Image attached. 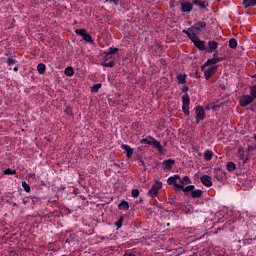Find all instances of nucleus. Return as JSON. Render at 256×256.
<instances>
[{"label": "nucleus", "instance_id": "obj_47", "mask_svg": "<svg viewBox=\"0 0 256 256\" xmlns=\"http://www.w3.org/2000/svg\"><path fill=\"white\" fill-rule=\"evenodd\" d=\"M73 241V235H70V238L66 239V243H71Z\"/></svg>", "mask_w": 256, "mask_h": 256}, {"label": "nucleus", "instance_id": "obj_61", "mask_svg": "<svg viewBox=\"0 0 256 256\" xmlns=\"http://www.w3.org/2000/svg\"><path fill=\"white\" fill-rule=\"evenodd\" d=\"M217 1H221V0H217Z\"/></svg>", "mask_w": 256, "mask_h": 256}, {"label": "nucleus", "instance_id": "obj_5", "mask_svg": "<svg viewBox=\"0 0 256 256\" xmlns=\"http://www.w3.org/2000/svg\"><path fill=\"white\" fill-rule=\"evenodd\" d=\"M75 33L76 35H80V37H82L86 43H93V37L87 33L86 29H76Z\"/></svg>", "mask_w": 256, "mask_h": 256}, {"label": "nucleus", "instance_id": "obj_9", "mask_svg": "<svg viewBox=\"0 0 256 256\" xmlns=\"http://www.w3.org/2000/svg\"><path fill=\"white\" fill-rule=\"evenodd\" d=\"M181 13H191L193 11V2H182L180 3Z\"/></svg>", "mask_w": 256, "mask_h": 256}, {"label": "nucleus", "instance_id": "obj_31", "mask_svg": "<svg viewBox=\"0 0 256 256\" xmlns=\"http://www.w3.org/2000/svg\"><path fill=\"white\" fill-rule=\"evenodd\" d=\"M230 49H237V40L235 38H231L229 40Z\"/></svg>", "mask_w": 256, "mask_h": 256}, {"label": "nucleus", "instance_id": "obj_20", "mask_svg": "<svg viewBox=\"0 0 256 256\" xmlns=\"http://www.w3.org/2000/svg\"><path fill=\"white\" fill-rule=\"evenodd\" d=\"M176 79L179 85H185L187 83V75L185 74H177Z\"/></svg>", "mask_w": 256, "mask_h": 256}, {"label": "nucleus", "instance_id": "obj_21", "mask_svg": "<svg viewBox=\"0 0 256 256\" xmlns=\"http://www.w3.org/2000/svg\"><path fill=\"white\" fill-rule=\"evenodd\" d=\"M194 189H195V185H188L186 187L183 186V189H179V191H183L185 195H189L190 191L191 193H193Z\"/></svg>", "mask_w": 256, "mask_h": 256}, {"label": "nucleus", "instance_id": "obj_18", "mask_svg": "<svg viewBox=\"0 0 256 256\" xmlns=\"http://www.w3.org/2000/svg\"><path fill=\"white\" fill-rule=\"evenodd\" d=\"M242 5L244 9H249V7H255L256 0H243Z\"/></svg>", "mask_w": 256, "mask_h": 256}, {"label": "nucleus", "instance_id": "obj_42", "mask_svg": "<svg viewBox=\"0 0 256 256\" xmlns=\"http://www.w3.org/2000/svg\"><path fill=\"white\" fill-rule=\"evenodd\" d=\"M238 154H239V157L242 161H244L245 159V153L243 152V150L239 149L238 150Z\"/></svg>", "mask_w": 256, "mask_h": 256}, {"label": "nucleus", "instance_id": "obj_17", "mask_svg": "<svg viewBox=\"0 0 256 256\" xmlns=\"http://www.w3.org/2000/svg\"><path fill=\"white\" fill-rule=\"evenodd\" d=\"M192 4L197 5L198 7H200V9H206V7H209V3L203 0H193Z\"/></svg>", "mask_w": 256, "mask_h": 256}, {"label": "nucleus", "instance_id": "obj_22", "mask_svg": "<svg viewBox=\"0 0 256 256\" xmlns=\"http://www.w3.org/2000/svg\"><path fill=\"white\" fill-rule=\"evenodd\" d=\"M182 33L187 35L188 39L192 41V39H196L197 34L195 32L191 31L190 28L188 30H182Z\"/></svg>", "mask_w": 256, "mask_h": 256}, {"label": "nucleus", "instance_id": "obj_59", "mask_svg": "<svg viewBox=\"0 0 256 256\" xmlns=\"http://www.w3.org/2000/svg\"><path fill=\"white\" fill-rule=\"evenodd\" d=\"M167 145V142H164V146Z\"/></svg>", "mask_w": 256, "mask_h": 256}, {"label": "nucleus", "instance_id": "obj_3", "mask_svg": "<svg viewBox=\"0 0 256 256\" xmlns=\"http://www.w3.org/2000/svg\"><path fill=\"white\" fill-rule=\"evenodd\" d=\"M195 111V121L196 124L199 125V123H201V121H203L206 117L205 114V109L203 108V106L198 105L196 108H194Z\"/></svg>", "mask_w": 256, "mask_h": 256}, {"label": "nucleus", "instance_id": "obj_8", "mask_svg": "<svg viewBox=\"0 0 256 256\" xmlns=\"http://www.w3.org/2000/svg\"><path fill=\"white\" fill-rule=\"evenodd\" d=\"M223 61V57H213L212 59H208L202 66L201 71L205 70V67H209V65H217V63Z\"/></svg>", "mask_w": 256, "mask_h": 256}, {"label": "nucleus", "instance_id": "obj_13", "mask_svg": "<svg viewBox=\"0 0 256 256\" xmlns=\"http://www.w3.org/2000/svg\"><path fill=\"white\" fill-rule=\"evenodd\" d=\"M214 177L218 181H223L225 179V172L221 168L214 169Z\"/></svg>", "mask_w": 256, "mask_h": 256}, {"label": "nucleus", "instance_id": "obj_52", "mask_svg": "<svg viewBox=\"0 0 256 256\" xmlns=\"http://www.w3.org/2000/svg\"><path fill=\"white\" fill-rule=\"evenodd\" d=\"M13 71H15V72L19 71V67L15 66V67L13 68Z\"/></svg>", "mask_w": 256, "mask_h": 256}, {"label": "nucleus", "instance_id": "obj_40", "mask_svg": "<svg viewBox=\"0 0 256 256\" xmlns=\"http://www.w3.org/2000/svg\"><path fill=\"white\" fill-rule=\"evenodd\" d=\"M131 196L134 197V198L139 197V189H133L131 191Z\"/></svg>", "mask_w": 256, "mask_h": 256}, {"label": "nucleus", "instance_id": "obj_46", "mask_svg": "<svg viewBox=\"0 0 256 256\" xmlns=\"http://www.w3.org/2000/svg\"><path fill=\"white\" fill-rule=\"evenodd\" d=\"M172 178L177 182L178 181V179H179V181H181V177L179 176V175H174V176H172Z\"/></svg>", "mask_w": 256, "mask_h": 256}, {"label": "nucleus", "instance_id": "obj_4", "mask_svg": "<svg viewBox=\"0 0 256 256\" xmlns=\"http://www.w3.org/2000/svg\"><path fill=\"white\" fill-rule=\"evenodd\" d=\"M205 29H207V22L204 21L195 23L190 27V31L194 32L195 35L201 33V31H205Z\"/></svg>", "mask_w": 256, "mask_h": 256}, {"label": "nucleus", "instance_id": "obj_11", "mask_svg": "<svg viewBox=\"0 0 256 256\" xmlns=\"http://www.w3.org/2000/svg\"><path fill=\"white\" fill-rule=\"evenodd\" d=\"M255 101L251 95H244L240 99L241 107H247V105H251V102Z\"/></svg>", "mask_w": 256, "mask_h": 256}, {"label": "nucleus", "instance_id": "obj_56", "mask_svg": "<svg viewBox=\"0 0 256 256\" xmlns=\"http://www.w3.org/2000/svg\"><path fill=\"white\" fill-rule=\"evenodd\" d=\"M251 149H253V147H251V146H248V151H251Z\"/></svg>", "mask_w": 256, "mask_h": 256}, {"label": "nucleus", "instance_id": "obj_32", "mask_svg": "<svg viewBox=\"0 0 256 256\" xmlns=\"http://www.w3.org/2000/svg\"><path fill=\"white\" fill-rule=\"evenodd\" d=\"M106 53H108V55H111L113 57V55H116V53H119V48H108V50L106 51Z\"/></svg>", "mask_w": 256, "mask_h": 256}, {"label": "nucleus", "instance_id": "obj_51", "mask_svg": "<svg viewBox=\"0 0 256 256\" xmlns=\"http://www.w3.org/2000/svg\"><path fill=\"white\" fill-rule=\"evenodd\" d=\"M123 256H135L133 253H125Z\"/></svg>", "mask_w": 256, "mask_h": 256}, {"label": "nucleus", "instance_id": "obj_2", "mask_svg": "<svg viewBox=\"0 0 256 256\" xmlns=\"http://www.w3.org/2000/svg\"><path fill=\"white\" fill-rule=\"evenodd\" d=\"M191 105V99L189 98V94H184L182 96V111L186 117H189L191 115V112L189 111V106Z\"/></svg>", "mask_w": 256, "mask_h": 256}, {"label": "nucleus", "instance_id": "obj_15", "mask_svg": "<svg viewBox=\"0 0 256 256\" xmlns=\"http://www.w3.org/2000/svg\"><path fill=\"white\" fill-rule=\"evenodd\" d=\"M167 183H168V185H173L175 191H179V189H183V185L178 184V183L172 178V176L167 179Z\"/></svg>", "mask_w": 256, "mask_h": 256}, {"label": "nucleus", "instance_id": "obj_39", "mask_svg": "<svg viewBox=\"0 0 256 256\" xmlns=\"http://www.w3.org/2000/svg\"><path fill=\"white\" fill-rule=\"evenodd\" d=\"M64 113H66V115H73V109L70 106H66Z\"/></svg>", "mask_w": 256, "mask_h": 256}, {"label": "nucleus", "instance_id": "obj_60", "mask_svg": "<svg viewBox=\"0 0 256 256\" xmlns=\"http://www.w3.org/2000/svg\"><path fill=\"white\" fill-rule=\"evenodd\" d=\"M140 202H143V199L140 198Z\"/></svg>", "mask_w": 256, "mask_h": 256}, {"label": "nucleus", "instance_id": "obj_48", "mask_svg": "<svg viewBox=\"0 0 256 256\" xmlns=\"http://www.w3.org/2000/svg\"><path fill=\"white\" fill-rule=\"evenodd\" d=\"M217 109H219V106L218 105H214L211 107V110L212 111H217Z\"/></svg>", "mask_w": 256, "mask_h": 256}, {"label": "nucleus", "instance_id": "obj_43", "mask_svg": "<svg viewBox=\"0 0 256 256\" xmlns=\"http://www.w3.org/2000/svg\"><path fill=\"white\" fill-rule=\"evenodd\" d=\"M106 3H114V5H119V0H106Z\"/></svg>", "mask_w": 256, "mask_h": 256}, {"label": "nucleus", "instance_id": "obj_49", "mask_svg": "<svg viewBox=\"0 0 256 256\" xmlns=\"http://www.w3.org/2000/svg\"><path fill=\"white\" fill-rule=\"evenodd\" d=\"M249 159H250V157H249V156H246V158H244V160H243V163H244V164L247 163V161H249Z\"/></svg>", "mask_w": 256, "mask_h": 256}, {"label": "nucleus", "instance_id": "obj_36", "mask_svg": "<svg viewBox=\"0 0 256 256\" xmlns=\"http://www.w3.org/2000/svg\"><path fill=\"white\" fill-rule=\"evenodd\" d=\"M250 97H253V99H256V86H251L250 87Z\"/></svg>", "mask_w": 256, "mask_h": 256}, {"label": "nucleus", "instance_id": "obj_28", "mask_svg": "<svg viewBox=\"0 0 256 256\" xmlns=\"http://www.w3.org/2000/svg\"><path fill=\"white\" fill-rule=\"evenodd\" d=\"M204 159H205V161H211L213 159V151H211V150L205 151Z\"/></svg>", "mask_w": 256, "mask_h": 256}, {"label": "nucleus", "instance_id": "obj_57", "mask_svg": "<svg viewBox=\"0 0 256 256\" xmlns=\"http://www.w3.org/2000/svg\"><path fill=\"white\" fill-rule=\"evenodd\" d=\"M30 177H32V179L35 177V174H31Z\"/></svg>", "mask_w": 256, "mask_h": 256}, {"label": "nucleus", "instance_id": "obj_6", "mask_svg": "<svg viewBox=\"0 0 256 256\" xmlns=\"http://www.w3.org/2000/svg\"><path fill=\"white\" fill-rule=\"evenodd\" d=\"M161 187H163V183L161 182L154 183L148 191V194L150 195V197H157V195L159 194V189H161Z\"/></svg>", "mask_w": 256, "mask_h": 256}, {"label": "nucleus", "instance_id": "obj_7", "mask_svg": "<svg viewBox=\"0 0 256 256\" xmlns=\"http://www.w3.org/2000/svg\"><path fill=\"white\" fill-rule=\"evenodd\" d=\"M217 69H219L218 65L210 66L208 69L204 70V77L206 81H209L214 74L217 73Z\"/></svg>", "mask_w": 256, "mask_h": 256}, {"label": "nucleus", "instance_id": "obj_33", "mask_svg": "<svg viewBox=\"0 0 256 256\" xmlns=\"http://www.w3.org/2000/svg\"><path fill=\"white\" fill-rule=\"evenodd\" d=\"M100 65H102V67H115V61L101 62Z\"/></svg>", "mask_w": 256, "mask_h": 256}, {"label": "nucleus", "instance_id": "obj_14", "mask_svg": "<svg viewBox=\"0 0 256 256\" xmlns=\"http://www.w3.org/2000/svg\"><path fill=\"white\" fill-rule=\"evenodd\" d=\"M200 181L202 185H205V187H211V185H213V182L211 181V176L208 175L201 176Z\"/></svg>", "mask_w": 256, "mask_h": 256}, {"label": "nucleus", "instance_id": "obj_54", "mask_svg": "<svg viewBox=\"0 0 256 256\" xmlns=\"http://www.w3.org/2000/svg\"><path fill=\"white\" fill-rule=\"evenodd\" d=\"M211 107L210 106H206V111H210Z\"/></svg>", "mask_w": 256, "mask_h": 256}, {"label": "nucleus", "instance_id": "obj_58", "mask_svg": "<svg viewBox=\"0 0 256 256\" xmlns=\"http://www.w3.org/2000/svg\"><path fill=\"white\" fill-rule=\"evenodd\" d=\"M213 57H217V54H213Z\"/></svg>", "mask_w": 256, "mask_h": 256}, {"label": "nucleus", "instance_id": "obj_55", "mask_svg": "<svg viewBox=\"0 0 256 256\" xmlns=\"http://www.w3.org/2000/svg\"><path fill=\"white\" fill-rule=\"evenodd\" d=\"M141 165H145V161L140 160Z\"/></svg>", "mask_w": 256, "mask_h": 256}, {"label": "nucleus", "instance_id": "obj_1", "mask_svg": "<svg viewBox=\"0 0 256 256\" xmlns=\"http://www.w3.org/2000/svg\"><path fill=\"white\" fill-rule=\"evenodd\" d=\"M140 143L144 145H152V147H154V149H157L159 153H163L164 151L161 142L157 141V139H155L153 136H147L146 138L141 139Z\"/></svg>", "mask_w": 256, "mask_h": 256}, {"label": "nucleus", "instance_id": "obj_29", "mask_svg": "<svg viewBox=\"0 0 256 256\" xmlns=\"http://www.w3.org/2000/svg\"><path fill=\"white\" fill-rule=\"evenodd\" d=\"M226 169L229 172L235 171V169H237V166L235 165L234 162H228L226 165Z\"/></svg>", "mask_w": 256, "mask_h": 256}, {"label": "nucleus", "instance_id": "obj_25", "mask_svg": "<svg viewBox=\"0 0 256 256\" xmlns=\"http://www.w3.org/2000/svg\"><path fill=\"white\" fill-rule=\"evenodd\" d=\"M46 69H47V66H45V64H43V63H39L37 66V71L40 75H43L45 73Z\"/></svg>", "mask_w": 256, "mask_h": 256}, {"label": "nucleus", "instance_id": "obj_50", "mask_svg": "<svg viewBox=\"0 0 256 256\" xmlns=\"http://www.w3.org/2000/svg\"><path fill=\"white\" fill-rule=\"evenodd\" d=\"M195 75H196V79H200L201 78V74H199V72H196Z\"/></svg>", "mask_w": 256, "mask_h": 256}, {"label": "nucleus", "instance_id": "obj_27", "mask_svg": "<svg viewBox=\"0 0 256 256\" xmlns=\"http://www.w3.org/2000/svg\"><path fill=\"white\" fill-rule=\"evenodd\" d=\"M180 185H191V178L189 176H184L182 179L180 178Z\"/></svg>", "mask_w": 256, "mask_h": 256}, {"label": "nucleus", "instance_id": "obj_38", "mask_svg": "<svg viewBox=\"0 0 256 256\" xmlns=\"http://www.w3.org/2000/svg\"><path fill=\"white\" fill-rule=\"evenodd\" d=\"M112 55L111 54H109L108 52H104V57H103V59H104V62H107V61H109V59H112Z\"/></svg>", "mask_w": 256, "mask_h": 256}, {"label": "nucleus", "instance_id": "obj_10", "mask_svg": "<svg viewBox=\"0 0 256 256\" xmlns=\"http://www.w3.org/2000/svg\"><path fill=\"white\" fill-rule=\"evenodd\" d=\"M173 165H175V160L169 158L162 162V169L165 171H171L173 169Z\"/></svg>", "mask_w": 256, "mask_h": 256}, {"label": "nucleus", "instance_id": "obj_45", "mask_svg": "<svg viewBox=\"0 0 256 256\" xmlns=\"http://www.w3.org/2000/svg\"><path fill=\"white\" fill-rule=\"evenodd\" d=\"M22 203L23 205H27L29 203V198H23Z\"/></svg>", "mask_w": 256, "mask_h": 256}, {"label": "nucleus", "instance_id": "obj_23", "mask_svg": "<svg viewBox=\"0 0 256 256\" xmlns=\"http://www.w3.org/2000/svg\"><path fill=\"white\" fill-rule=\"evenodd\" d=\"M190 195L192 199H199V197H203V191L200 189L193 190Z\"/></svg>", "mask_w": 256, "mask_h": 256}, {"label": "nucleus", "instance_id": "obj_12", "mask_svg": "<svg viewBox=\"0 0 256 256\" xmlns=\"http://www.w3.org/2000/svg\"><path fill=\"white\" fill-rule=\"evenodd\" d=\"M191 41L194 43L195 47L199 49V51H205V41L200 40L197 35L196 38L192 39Z\"/></svg>", "mask_w": 256, "mask_h": 256}, {"label": "nucleus", "instance_id": "obj_37", "mask_svg": "<svg viewBox=\"0 0 256 256\" xmlns=\"http://www.w3.org/2000/svg\"><path fill=\"white\" fill-rule=\"evenodd\" d=\"M15 173H17V171L12 170L11 168H7L4 170V175H15Z\"/></svg>", "mask_w": 256, "mask_h": 256}, {"label": "nucleus", "instance_id": "obj_53", "mask_svg": "<svg viewBox=\"0 0 256 256\" xmlns=\"http://www.w3.org/2000/svg\"><path fill=\"white\" fill-rule=\"evenodd\" d=\"M12 205L13 207H19V204H17L16 202H14Z\"/></svg>", "mask_w": 256, "mask_h": 256}, {"label": "nucleus", "instance_id": "obj_35", "mask_svg": "<svg viewBox=\"0 0 256 256\" xmlns=\"http://www.w3.org/2000/svg\"><path fill=\"white\" fill-rule=\"evenodd\" d=\"M22 187L24 191H26V193H29L31 191V186H29V184H27V182L25 181L22 182Z\"/></svg>", "mask_w": 256, "mask_h": 256}, {"label": "nucleus", "instance_id": "obj_16", "mask_svg": "<svg viewBox=\"0 0 256 256\" xmlns=\"http://www.w3.org/2000/svg\"><path fill=\"white\" fill-rule=\"evenodd\" d=\"M121 149H123L126 152V157L130 159V157H133V148L127 144H122Z\"/></svg>", "mask_w": 256, "mask_h": 256}, {"label": "nucleus", "instance_id": "obj_30", "mask_svg": "<svg viewBox=\"0 0 256 256\" xmlns=\"http://www.w3.org/2000/svg\"><path fill=\"white\" fill-rule=\"evenodd\" d=\"M123 221H125V217L120 216L118 221L114 223V225L117 227V229H121V227H123Z\"/></svg>", "mask_w": 256, "mask_h": 256}, {"label": "nucleus", "instance_id": "obj_41", "mask_svg": "<svg viewBox=\"0 0 256 256\" xmlns=\"http://www.w3.org/2000/svg\"><path fill=\"white\" fill-rule=\"evenodd\" d=\"M100 88H101V84H95V85L92 87V91H94L95 93H97Z\"/></svg>", "mask_w": 256, "mask_h": 256}, {"label": "nucleus", "instance_id": "obj_19", "mask_svg": "<svg viewBox=\"0 0 256 256\" xmlns=\"http://www.w3.org/2000/svg\"><path fill=\"white\" fill-rule=\"evenodd\" d=\"M208 47H209L208 53H213V51H215V49H217V47H219V43H217V41H215V40L209 41Z\"/></svg>", "mask_w": 256, "mask_h": 256}, {"label": "nucleus", "instance_id": "obj_34", "mask_svg": "<svg viewBox=\"0 0 256 256\" xmlns=\"http://www.w3.org/2000/svg\"><path fill=\"white\" fill-rule=\"evenodd\" d=\"M6 63H7V65H8L9 67H11V65H16L17 59H15V58H7Z\"/></svg>", "mask_w": 256, "mask_h": 256}, {"label": "nucleus", "instance_id": "obj_24", "mask_svg": "<svg viewBox=\"0 0 256 256\" xmlns=\"http://www.w3.org/2000/svg\"><path fill=\"white\" fill-rule=\"evenodd\" d=\"M118 209H122L123 211H129V202L122 200L118 204Z\"/></svg>", "mask_w": 256, "mask_h": 256}, {"label": "nucleus", "instance_id": "obj_26", "mask_svg": "<svg viewBox=\"0 0 256 256\" xmlns=\"http://www.w3.org/2000/svg\"><path fill=\"white\" fill-rule=\"evenodd\" d=\"M65 75H67V77H73V75H75V70H73V67L68 66L65 71H64Z\"/></svg>", "mask_w": 256, "mask_h": 256}, {"label": "nucleus", "instance_id": "obj_44", "mask_svg": "<svg viewBox=\"0 0 256 256\" xmlns=\"http://www.w3.org/2000/svg\"><path fill=\"white\" fill-rule=\"evenodd\" d=\"M189 91V87H187V86H184L183 88H182V93H185V95H187V92Z\"/></svg>", "mask_w": 256, "mask_h": 256}]
</instances>
